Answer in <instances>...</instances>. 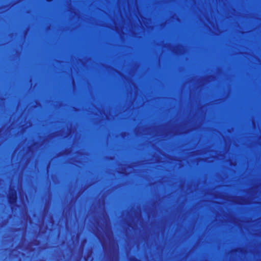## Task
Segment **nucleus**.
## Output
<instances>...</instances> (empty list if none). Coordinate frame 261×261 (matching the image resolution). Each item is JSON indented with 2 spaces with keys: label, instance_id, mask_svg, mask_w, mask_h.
<instances>
[{
  "label": "nucleus",
  "instance_id": "7ed1b4c3",
  "mask_svg": "<svg viewBox=\"0 0 261 261\" xmlns=\"http://www.w3.org/2000/svg\"><path fill=\"white\" fill-rule=\"evenodd\" d=\"M131 261H134V259L132 258Z\"/></svg>",
  "mask_w": 261,
  "mask_h": 261
},
{
  "label": "nucleus",
  "instance_id": "f257e3e1",
  "mask_svg": "<svg viewBox=\"0 0 261 261\" xmlns=\"http://www.w3.org/2000/svg\"><path fill=\"white\" fill-rule=\"evenodd\" d=\"M17 195L15 190L10 189L8 194L9 202L11 204H15L16 201Z\"/></svg>",
  "mask_w": 261,
  "mask_h": 261
},
{
  "label": "nucleus",
  "instance_id": "f03ea898",
  "mask_svg": "<svg viewBox=\"0 0 261 261\" xmlns=\"http://www.w3.org/2000/svg\"><path fill=\"white\" fill-rule=\"evenodd\" d=\"M46 1H48V2H51V1H52L53 0H46Z\"/></svg>",
  "mask_w": 261,
  "mask_h": 261
}]
</instances>
